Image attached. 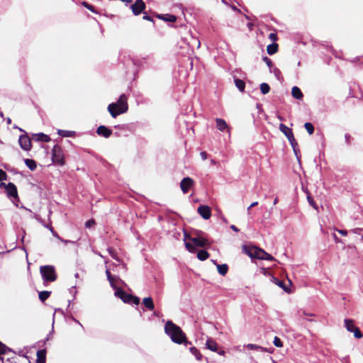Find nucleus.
<instances>
[{
	"instance_id": "obj_56",
	"label": "nucleus",
	"mask_w": 363,
	"mask_h": 363,
	"mask_svg": "<svg viewBox=\"0 0 363 363\" xmlns=\"http://www.w3.org/2000/svg\"><path fill=\"white\" fill-rule=\"evenodd\" d=\"M218 353L219 354H220V355H224V354H225V351H224V350H220V351H218Z\"/></svg>"
},
{
	"instance_id": "obj_30",
	"label": "nucleus",
	"mask_w": 363,
	"mask_h": 363,
	"mask_svg": "<svg viewBox=\"0 0 363 363\" xmlns=\"http://www.w3.org/2000/svg\"><path fill=\"white\" fill-rule=\"evenodd\" d=\"M50 294H51V291H41L39 293V299L42 302H44L45 300H47L49 298Z\"/></svg>"
},
{
	"instance_id": "obj_25",
	"label": "nucleus",
	"mask_w": 363,
	"mask_h": 363,
	"mask_svg": "<svg viewBox=\"0 0 363 363\" xmlns=\"http://www.w3.org/2000/svg\"><path fill=\"white\" fill-rule=\"evenodd\" d=\"M26 165L31 170L33 171L36 169L37 164L35 160L31 159H25L24 160Z\"/></svg>"
},
{
	"instance_id": "obj_4",
	"label": "nucleus",
	"mask_w": 363,
	"mask_h": 363,
	"mask_svg": "<svg viewBox=\"0 0 363 363\" xmlns=\"http://www.w3.org/2000/svg\"><path fill=\"white\" fill-rule=\"evenodd\" d=\"M40 272L45 282H53L57 280V275L55 269L52 265H45L40 267Z\"/></svg>"
},
{
	"instance_id": "obj_44",
	"label": "nucleus",
	"mask_w": 363,
	"mask_h": 363,
	"mask_svg": "<svg viewBox=\"0 0 363 363\" xmlns=\"http://www.w3.org/2000/svg\"><path fill=\"white\" fill-rule=\"evenodd\" d=\"M117 279H118V278H116L113 276L111 277V279H108L110 284L111 285L112 287L116 288L115 281H116Z\"/></svg>"
},
{
	"instance_id": "obj_37",
	"label": "nucleus",
	"mask_w": 363,
	"mask_h": 363,
	"mask_svg": "<svg viewBox=\"0 0 363 363\" xmlns=\"http://www.w3.org/2000/svg\"><path fill=\"white\" fill-rule=\"evenodd\" d=\"M273 343L277 347H281L283 346L282 341L277 336L274 337Z\"/></svg>"
},
{
	"instance_id": "obj_2",
	"label": "nucleus",
	"mask_w": 363,
	"mask_h": 363,
	"mask_svg": "<svg viewBox=\"0 0 363 363\" xmlns=\"http://www.w3.org/2000/svg\"><path fill=\"white\" fill-rule=\"evenodd\" d=\"M128 110V97L124 94L120 96L116 102L110 104L108 106V111L113 118H116L118 115L127 112Z\"/></svg>"
},
{
	"instance_id": "obj_11",
	"label": "nucleus",
	"mask_w": 363,
	"mask_h": 363,
	"mask_svg": "<svg viewBox=\"0 0 363 363\" xmlns=\"http://www.w3.org/2000/svg\"><path fill=\"white\" fill-rule=\"evenodd\" d=\"M194 184V182L191 178L189 177H184L180 182L181 190L184 194H186L189 191Z\"/></svg>"
},
{
	"instance_id": "obj_50",
	"label": "nucleus",
	"mask_w": 363,
	"mask_h": 363,
	"mask_svg": "<svg viewBox=\"0 0 363 363\" xmlns=\"http://www.w3.org/2000/svg\"><path fill=\"white\" fill-rule=\"evenodd\" d=\"M257 205H258V202H257V201H255V202L252 203L250 204V206L248 207L247 211H250V210L251 209V208L255 207V206H257Z\"/></svg>"
},
{
	"instance_id": "obj_28",
	"label": "nucleus",
	"mask_w": 363,
	"mask_h": 363,
	"mask_svg": "<svg viewBox=\"0 0 363 363\" xmlns=\"http://www.w3.org/2000/svg\"><path fill=\"white\" fill-rule=\"evenodd\" d=\"M58 134L62 137H73L75 135V132L72 130H59Z\"/></svg>"
},
{
	"instance_id": "obj_49",
	"label": "nucleus",
	"mask_w": 363,
	"mask_h": 363,
	"mask_svg": "<svg viewBox=\"0 0 363 363\" xmlns=\"http://www.w3.org/2000/svg\"><path fill=\"white\" fill-rule=\"evenodd\" d=\"M345 138L347 144L350 143L351 135L348 133L345 135Z\"/></svg>"
},
{
	"instance_id": "obj_1",
	"label": "nucleus",
	"mask_w": 363,
	"mask_h": 363,
	"mask_svg": "<svg viewBox=\"0 0 363 363\" xmlns=\"http://www.w3.org/2000/svg\"><path fill=\"white\" fill-rule=\"evenodd\" d=\"M164 332L170 337L172 341L177 344L185 343L186 345L188 343L186 334L172 320L167 321L164 325Z\"/></svg>"
},
{
	"instance_id": "obj_10",
	"label": "nucleus",
	"mask_w": 363,
	"mask_h": 363,
	"mask_svg": "<svg viewBox=\"0 0 363 363\" xmlns=\"http://www.w3.org/2000/svg\"><path fill=\"white\" fill-rule=\"evenodd\" d=\"M18 143L23 150L29 151L31 149V140L27 135H21L18 139Z\"/></svg>"
},
{
	"instance_id": "obj_41",
	"label": "nucleus",
	"mask_w": 363,
	"mask_h": 363,
	"mask_svg": "<svg viewBox=\"0 0 363 363\" xmlns=\"http://www.w3.org/2000/svg\"><path fill=\"white\" fill-rule=\"evenodd\" d=\"M6 179H7L6 173L4 170L0 169V182L6 180Z\"/></svg>"
},
{
	"instance_id": "obj_22",
	"label": "nucleus",
	"mask_w": 363,
	"mask_h": 363,
	"mask_svg": "<svg viewBox=\"0 0 363 363\" xmlns=\"http://www.w3.org/2000/svg\"><path fill=\"white\" fill-rule=\"evenodd\" d=\"M206 345V347L213 352H216L218 350V344L211 338L207 340Z\"/></svg>"
},
{
	"instance_id": "obj_29",
	"label": "nucleus",
	"mask_w": 363,
	"mask_h": 363,
	"mask_svg": "<svg viewBox=\"0 0 363 363\" xmlns=\"http://www.w3.org/2000/svg\"><path fill=\"white\" fill-rule=\"evenodd\" d=\"M190 352L192 354H194L196 359L197 360H201L202 357H203V355L201 354V353L199 351V350H197L196 347H191L190 348Z\"/></svg>"
},
{
	"instance_id": "obj_35",
	"label": "nucleus",
	"mask_w": 363,
	"mask_h": 363,
	"mask_svg": "<svg viewBox=\"0 0 363 363\" xmlns=\"http://www.w3.org/2000/svg\"><path fill=\"white\" fill-rule=\"evenodd\" d=\"M82 5L85 7L86 9H89V11H91V12L93 13H97L94 6L89 4L88 2L86 1H83L82 2Z\"/></svg>"
},
{
	"instance_id": "obj_60",
	"label": "nucleus",
	"mask_w": 363,
	"mask_h": 363,
	"mask_svg": "<svg viewBox=\"0 0 363 363\" xmlns=\"http://www.w3.org/2000/svg\"><path fill=\"white\" fill-rule=\"evenodd\" d=\"M303 315H312L311 314V315L307 314L305 311L303 312Z\"/></svg>"
},
{
	"instance_id": "obj_43",
	"label": "nucleus",
	"mask_w": 363,
	"mask_h": 363,
	"mask_svg": "<svg viewBox=\"0 0 363 363\" xmlns=\"http://www.w3.org/2000/svg\"><path fill=\"white\" fill-rule=\"evenodd\" d=\"M307 199H308V201L310 205L312 206L314 208L317 209L316 204H315V201H313V199L308 195L307 196Z\"/></svg>"
},
{
	"instance_id": "obj_46",
	"label": "nucleus",
	"mask_w": 363,
	"mask_h": 363,
	"mask_svg": "<svg viewBox=\"0 0 363 363\" xmlns=\"http://www.w3.org/2000/svg\"><path fill=\"white\" fill-rule=\"evenodd\" d=\"M131 303H134L135 305H138L140 303V298L138 296H133Z\"/></svg>"
},
{
	"instance_id": "obj_15",
	"label": "nucleus",
	"mask_w": 363,
	"mask_h": 363,
	"mask_svg": "<svg viewBox=\"0 0 363 363\" xmlns=\"http://www.w3.org/2000/svg\"><path fill=\"white\" fill-rule=\"evenodd\" d=\"M96 133L108 138L112 135V130L105 125H99L96 129Z\"/></svg>"
},
{
	"instance_id": "obj_23",
	"label": "nucleus",
	"mask_w": 363,
	"mask_h": 363,
	"mask_svg": "<svg viewBox=\"0 0 363 363\" xmlns=\"http://www.w3.org/2000/svg\"><path fill=\"white\" fill-rule=\"evenodd\" d=\"M278 48V44L276 43H273L272 44H270L267 47V52L269 55H272L277 52Z\"/></svg>"
},
{
	"instance_id": "obj_17",
	"label": "nucleus",
	"mask_w": 363,
	"mask_h": 363,
	"mask_svg": "<svg viewBox=\"0 0 363 363\" xmlns=\"http://www.w3.org/2000/svg\"><path fill=\"white\" fill-rule=\"evenodd\" d=\"M216 128L220 131H224L225 130L227 129L228 132H229V126L223 119L217 118L216 119Z\"/></svg>"
},
{
	"instance_id": "obj_51",
	"label": "nucleus",
	"mask_w": 363,
	"mask_h": 363,
	"mask_svg": "<svg viewBox=\"0 0 363 363\" xmlns=\"http://www.w3.org/2000/svg\"><path fill=\"white\" fill-rule=\"evenodd\" d=\"M337 230V232H338L340 234H341L342 235L345 236V235H347V230Z\"/></svg>"
},
{
	"instance_id": "obj_48",
	"label": "nucleus",
	"mask_w": 363,
	"mask_h": 363,
	"mask_svg": "<svg viewBox=\"0 0 363 363\" xmlns=\"http://www.w3.org/2000/svg\"><path fill=\"white\" fill-rule=\"evenodd\" d=\"M200 155H201V158H202V160H206V159H207L208 154H207V152H205V151L201 152L200 153Z\"/></svg>"
},
{
	"instance_id": "obj_52",
	"label": "nucleus",
	"mask_w": 363,
	"mask_h": 363,
	"mask_svg": "<svg viewBox=\"0 0 363 363\" xmlns=\"http://www.w3.org/2000/svg\"><path fill=\"white\" fill-rule=\"evenodd\" d=\"M106 274L108 280L111 279V277H113V275L111 274V272H110V271L108 269H107L106 271Z\"/></svg>"
},
{
	"instance_id": "obj_13",
	"label": "nucleus",
	"mask_w": 363,
	"mask_h": 363,
	"mask_svg": "<svg viewBox=\"0 0 363 363\" xmlns=\"http://www.w3.org/2000/svg\"><path fill=\"white\" fill-rule=\"evenodd\" d=\"M197 211L200 214V216L205 220H208L211 218V208L208 206H200L198 208Z\"/></svg>"
},
{
	"instance_id": "obj_53",
	"label": "nucleus",
	"mask_w": 363,
	"mask_h": 363,
	"mask_svg": "<svg viewBox=\"0 0 363 363\" xmlns=\"http://www.w3.org/2000/svg\"><path fill=\"white\" fill-rule=\"evenodd\" d=\"M50 230H51V232L52 233V235H53L55 237H56V238H59V239H60V236H59V235H58V234H57V233L53 230V228H50Z\"/></svg>"
},
{
	"instance_id": "obj_9",
	"label": "nucleus",
	"mask_w": 363,
	"mask_h": 363,
	"mask_svg": "<svg viewBox=\"0 0 363 363\" xmlns=\"http://www.w3.org/2000/svg\"><path fill=\"white\" fill-rule=\"evenodd\" d=\"M0 186H4L5 187L6 194L9 197L18 199L17 188L14 184L11 182L8 184L1 183Z\"/></svg>"
},
{
	"instance_id": "obj_58",
	"label": "nucleus",
	"mask_w": 363,
	"mask_h": 363,
	"mask_svg": "<svg viewBox=\"0 0 363 363\" xmlns=\"http://www.w3.org/2000/svg\"><path fill=\"white\" fill-rule=\"evenodd\" d=\"M278 203V198L276 197L274 201V205L277 204Z\"/></svg>"
},
{
	"instance_id": "obj_21",
	"label": "nucleus",
	"mask_w": 363,
	"mask_h": 363,
	"mask_svg": "<svg viewBox=\"0 0 363 363\" xmlns=\"http://www.w3.org/2000/svg\"><path fill=\"white\" fill-rule=\"evenodd\" d=\"M291 95L294 98L296 99H302L303 98V94L298 86H294L292 88Z\"/></svg>"
},
{
	"instance_id": "obj_34",
	"label": "nucleus",
	"mask_w": 363,
	"mask_h": 363,
	"mask_svg": "<svg viewBox=\"0 0 363 363\" xmlns=\"http://www.w3.org/2000/svg\"><path fill=\"white\" fill-rule=\"evenodd\" d=\"M275 283L279 286H280L281 289H283L286 292H289L290 291L289 290V289L286 286L285 284H284V281H282V280H279V279H275Z\"/></svg>"
},
{
	"instance_id": "obj_38",
	"label": "nucleus",
	"mask_w": 363,
	"mask_h": 363,
	"mask_svg": "<svg viewBox=\"0 0 363 363\" xmlns=\"http://www.w3.org/2000/svg\"><path fill=\"white\" fill-rule=\"evenodd\" d=\"M95 224H96L95 220L94 219H90L85 223V226L86 228H91L92 226H94Z\"/></svg>"
},
{
	"instance_id": "obj_32",
	"label": "nucleus",
	"mask_w": 363,
	"mask_h": 363,
	"mask_svg": "<svg viewBox=\"0 0 363 363\" xmlns=\"http://www.w3.org/2000/svg\"><path fill=\"white\" fill-rule=\"evenodd\" d=\"M260 90H261V92L263 94H267L270 91V86L267 83H262L260 84Z\"/></svg>"
},
{
	"instance_id": "obj_39",
	"label": "nucleus",
	"mask_w": 363,
	"mask_h": 363,
	"mask_svg": "<svg viewBox=\"0 0 363 363\" xmlns=\"http://www.w3.org/2000/svg\"><path fill=\"white\" fill-rule=\"evenodd\" d=\"M269 38L270 40H272V42L274 43L278 40V36H277V33H271L269 35Z\"/></svg>"
},
{
	"instance_id": "obj_5",
	"label": "nucleus",
	"mask_w": 363,
	"mask_h": 363,
	"mask_svg": "<svg viewBox=\"0 0 363 363\" xmlns=\"http://www.w3.org/2000/svg\"><path fill=\"white\" fill-rule=\"evenodd\" d=\"M52 159L54 163L58 165H63L65 164L64 154L62 149L58 145H55L52 150Z\"/></svg>"
},
{
	"instance_id": "obj_47",
	"label": "nucleus",
	"mask_w": 363,
	"mask_h": 363,
	"mask_svg": "<svg viewBox=\"0 0 363 363\" xmlns=\"http://www.w3.org/2000/svg\"><path fill=\"white\" fill-rule=\"evenodd\" d=\"M143 19L154 22L153 18L150 16L147 15L146 13H145V15L143 16Z\"/></svg>"
},
{
	"instance_id": "obj_31",
	"label": "nucleus",
	"mask_w": 363,
	"mask_h": 363,
	"mask_svg": "<svg viewBox=\"0 0 363 363\" xmlns=\"http://www.w3.org/2000/svg\"><path fill=\"white\" fill-rule=\"evenodd\" d=\"M247 347L250 348V350H259L262 352H269L267 348L262 347L259 345H255V344H249L247 345Z\"/></svg>"
},
{
	"instance_id": "obj_59",
	"label": "nucleus",
	"mask_w": 363,
	"mask_h": 363,
	"mask_svg": "<svg viewBox=\"0 0 363 363\" xmlns=\"http://www.w3.org/2000/svg\"><path fill=\"white\" fill-rule=\"evenodd\" d=\"M278 118L280 120V121H283L284 120V118L281 116H278Z\"/></svg>"
},
{
	"instance_id": "obj_36",
	"label": "nucleus",
	"mask_w": 363,
	"mask_h": 363,
	"mask_svg": "<svg viewBox=\"0 0 363 363\" xmlns=\"http://www.w3.org/2000/svg\"><path fill=\"white\" fill-rule=\"evenodd\" d=\"M289 143L295 152L296 155H297V150L298 148V145L297 141L296 140L295 138L294 137V140H289Z\"/></svg>"
},
{
	"instance_id": "obj_54",
	"label": "nucleus",
	"mask_w": 363,
	"mask_h": 363,
	"mask_svg": "<svg viewBox=\"0 0 363 363\" xmlns=\"http://www.w3.org/2000/svg\"><path fill=\"white\" fill-rule=\"evenodd\" d=\"M230 228L235 232H239L240 230L234 225H230Z\"/></svg>"
},
{
	"instance_id": "obj_24",
	"label": "nucleus",
	"mask_w": 363,
	"mask_h": 363,
	"mask_svg": "<svg viewBox=\"0 0 363 363\" xmlns=\"http://www.w3.org/2000/svg\"><path fill=\"white\" fill-rule=\"evenodd\" d=\"M209 253L204 250H199L196 255L197 258L201 261H204L207 259L209 257Z\"/></svg>"
},
{
	"instance_id": "obj_40",
	"label": "nucleus",
	"mask_w": 363,
	"mask_h": 363,
	"mask_svg": "<svg viewBox=\"0 0 363 363\" xmlns=\"http://www.w3.org/2000/svg\"><path fill=\"white\" fill-rule=\"evenodd\" d=\"M186 248L190 252H194L195 251V247L189 242L185 243Z\"/></svg>"
},
{
	"instance_id": "obj_3",
	"label": "nucleus",
	"mask_w": 363,
	"mask_h": 363,
	"mask_svg": "<svg viewBox=\"0 0 363 363\" xmlns=\"http://www.w3.org/2000/svg\"><path fill=\"white\" fill-rule=\"evenodd\" d=\"M242 250L244 253L247 254L251 258L269 261L274 260V258L271 255L255 246L243 245Z\"/></svg>"
},
{
	"instance_id": "obj_8",
	"label": "nucleus",
	"mask_w": 363,
	"mask_h": 363,
	"mask_svg": "<svg viewBox=\"0 0 363 363\" xmlns=\"http://www.w3.org/2000/svg\"><path fill=\"white\" fill-rule=\"evenodd\" d=\"M146 8V5L143 0H136L134 4L130 6L133 13L135 16H138L140 13H145L144 11Z\"/></svg>"
},
{
	"instance_id": "obj_18",
	"label": "nucleus",
	"mask_w": 363,
	"mask_h": 363,
	"mask_svg": "<svg viewBox=\"0 0 363 363\" xmlns=\"http://www.w3.org/2000/svg\"><path fill=\"white\" fill-rule=\"evenodd\" d=\"M32 138L36 141H42L45 143L50 141V136L43 133L33 134Z\"/></svg>"
},
{
	"instance_id": "obj_26",
	"label": "nucleus",
	"mask_w": 363,
	"mask_h": 363,
	"mask_svg": "<svg viewBox=\"0 0 363 363\" xmlns=\"http://www.w3.org/2000/svg\"><path fill=\"white\" fill-rule=\"evenodd\" d=\"M218 272L220 274L225 276L228 271V267L226 264H218L217 265Z\"/></svg>"
},
{
	"instance_id": "obj_33",
	"label": "nucleus",
	"mask_w": 363,
	"mask_h": 363,
	"mask_svg": "<svg viewBox=\"0 0 363 363\" xmlns=\"http://www.w3.org/2000/svg\"><path fill=\"white\" fill-rule=\"evenodd\" d=\"M304 127L309 135H312L314 132V127L311 123L307 122L304 124Z\"/></svg>"
},
{
	"instance_id": "obj_14",
	"label": "nucleus",
	"mask_w": 363,
	"mask_h": 363,
	"mask_svg": "<svg viewBox=\"0 0 363 363\" xmlns=\"http://www.w3.org/2000/svg\"><path fill=\"white\" fill-rule=\"evenodd\" d=\"M279 130L280 131L284 134V135L287 138V139L289 140H294V133L292 130L289 128H288L286 125H285L283 123L279 124Z\"/></svg>"
},
{
	"instance_id": "obj_19",
	"label": "nucleus",
	"mask_w": 363,
	"mask_h": 363,
	"mask_svg": "<svg viewBox=\"0 0 363 363\" xmlns=\"http://www.w3.org/2000/svg\"><path fill=\"white\" fill-rule=\"evenodd\" d=\"M143 304L149 311H153L155 308L153 300L150 296L144 298L143 299Z\"/></svg>"
},
{
	"instance_id": "obj_42",
	"label": "nucleus",
	"mask_w": 363,
	"mask_h": 363,
	"mask_svg": "<svg viewBox=\"0 0 363 363\" xmlns=\"http://www.w3.org/2000/svg\"><path fill=\"white\" fill-rule=\"evenodd\" d=\"M263 60L266 62V64L267 65V66L269 67H272V61L267 57H263Z\"/></svg>"
},
{
	"instance_id": "obj_6",
	"label": "nucleus",
	"mask_w": 363,
	"mask_h": 363,
	"mask_svg": "<svg viewBox=\"0 0 363 363\" xmlns=\"http://www.w3.org/2000/svg\"><path fill=\"white\" fill-rule=\"evenodd\" d=\"M184 238L185 239L191 240V241L196 247H204L211 245V242L207 239L200 236V235H198L196 237L191 238L190 235L185 233Z\"/></svg>"
},
{
	"instance_id": "obj_27",
	"label": "nucleus",
	"mask_w": 363,
	"mask_h": 363,
	"mask_svg": "<svg viewBox=\"0 0 363 363\" xmlns=\"http://www.w3.org/2000/svg\"><path fill=\"white\" fill-rule=\"evenodd\" d=\"M235 84L240 91H244L245 88V83L243 80L240 79H235Z\"/></svg>"
},
{
	"instance_id": "obj_45",
	"label": "nucleus",
	"mask_w": 363,
	"mask_h": 363,
	"mask_svg": "<svg viewBox=\"0 0 363 363\" xmlns=\"http://www.w3.org/2000/svg\"><path fill=\"white\" fill-rule=\"evenodd\" d=\"M6 347L0 342V355L6 352Z\"/></svg>"
},
{
	"instance_id": "obj_20",
	"label": "nucleus",
	"mask_w": 363,
	"mask_h": 363,
	"mask_svg": "<svg viewBox=\"0 0 363 363\" xmlns=\"http://www.w3.org/2000/svg\"><path fill=\"white\" fill-rule=\"evenodd\" d=\"M46 362V350H40L37 352V363H45Z\"/></svg>"
},
{
	"instance_id": "obj_57",
	"label": "nucleus",
	"mask_w": 363,
	"mask_h": 363,
	"mask_svg": "<svg viewBox=\"0 0 363 363\" xmlns=\"http://www.w3.org/2000/svg\"><path fill=\"white\" fill-rule=\"evenodd\" d=\"M123 2L130 3L133 0H121Z\"/></svg>"
},
{
	"instance_id": "obj_7",
	"label": "nucleus",
	"mask_w": 363,
	"mask_h": 363,
	"mask_svg": "<svg viewBox=\"0 0 363 363\" xmlns=\"http://www.w3.org/2000/svg\"><path fill=\"white\" fill-rule=\"evenodd\" d=\"M345 326L348 332L354 333V336L356 338H362L363 337L362 333L360 331L359 328L356 327L354 323V320L352 319H345Z\"/></svg>"
},
{
	"instance_id": "obj_16",
	"label": "nucleus",
	"mask_w": 363,
	"mask_h": 363,
	"mask_svg": "<svg viewBox=\"0 0 363 363\" xmlns=\"http://www.w3.org/2000/svg\"><path fill=\"white\" fill-rule=\"evenodd\" d=\"M155 16L167 22L174 23L177 21V17L172 14H155Z\"/></svg>"
},
{
	"instance_id": "obj_55",
	"label": "nucleus",
	"mask_w": 363,
	"mask_h": 363,
	"mask_svg": "<svg viewBox=\"0 0 363 363\" xmlns=\"http://www.w3.org/2000/svg\"><path fill=\"white\" fill-rule=\"evenodd\" d=\"M334 240L335 241V242H340V240L337 237V235L335 234H334Z\"/></svg>"
},
{
	"instance_id": "obj_12",
	"label": "nucleus",
	"mask_w": 363,
	"mask_h": 363,
	"mask_svg": "<svg viewBox=\"0 0 363 363\" xmlns=\"http://www.w3.org/2000/svg\"><path fill=\"white\" fill-rule=\"evenodd\" d=\"M116 295L118 298H120L124 303H131V301H132V298H133V295L126 293L123 289H118L116 291Z\"/></svg>"
}]
</instances>
